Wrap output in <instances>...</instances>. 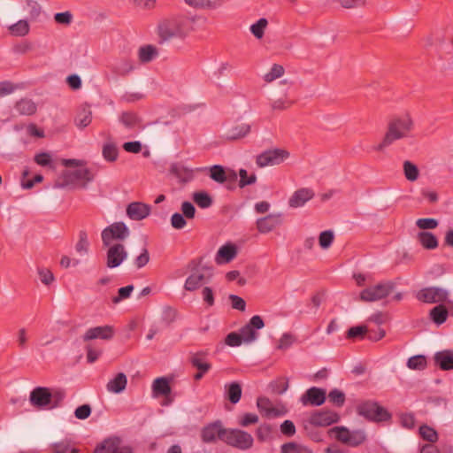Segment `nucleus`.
<instances>
[{"mask_svg": "<svg viewBox=\"0 0 453 453\" xmlns=\"http://www.w3.org/2000/svg\"><path fill=\"white\" fill-rule=\"evenodd\" d=\"M413 120L409 114L394 117L388 123L383 141L376 145L374 150H383L395 141L407 137L413 129Z\"/></svg>", "mask_w": 453, "mask_h": 453, "instance_id": "f257e3e1", "label": "nucleus"}, {"mask_svg": "<svg viewBox=\"0 0 453 453\" xmlns=\"http://www.w3.org/2000/svg\"><path fill=\"white\" fill-rule=\"evenodd\" d=\"M191 30L190 21L184 17H173L162 20L158 25V35L162 42L183 39Z\"/></svg>", "mask_w": 453, "mask_h": 453, "instance_id": "f03ea898", "label": "nucleus"}, {"mask_svg": "<svg viewBox=\"0 0 453 453\" xmlns=\"http://www.w3.org/2000/svg\"><path fill=\"white\" fill-rule=\"evenodd\" d=\"M357 412L365 418L381 422L391 418V414L377 402L366 401L357 406Z\"/></svg>", "mask_w": 453, "mask_h": 453, "instance_id": "7ed1b4c3", "label": "nucleus"}, {"mask_svg": "<svg viewBox=\"0 0 453 453\" xmlns=\"http://www.w3.org/2000/svg\"><path fill=\"white\" fill-rule=\"evenodd\" d=\"M222 441L226 444L242 450L250 449L254 441L251 434L240 429H226Z\"/></svg>", "mask_w": 453, "mask_h": 453, "instance_id": "20e7f679", "label": "nucleus"}, {"mask_svg": "<svg viewBox=\"0 0 453 453\" xmlns=\"http://www.w3.org/2000/svg\"><path fill=\"white\" fill-rule=\"evenodd\" d=\"M65 183L61 187L68 185H75L80 188H85L88 182L93 180V174L87 168L76 167L73 170H67L63 173Z\"/></svg>", "mask_w": 453, "mask_h": 453, "instance_id": "39448f33", "label": "nucleus"}, {"mask_svg": "<svg viewBox=\"0 0 453 453\" xmlns=\"http://www.w3.org/2000/svg\"><path fill=\"white\" fill-rule=\"evenodd\" d=\"M130 234V231L124 222H115L102 231V242L104 246H110L113 241H124Z\"/></svg>", "mask_w": 453, "mask_h": 453, "instance_id": "423d86ee", "label": "nucleus"}, {"mask_svg": "<svg viewBox=\"0 0 453 453\" xmlns=\"http://www.w3.org/2000/svg\"><path fill=\"white\" fill-rule=\"evenodd\" d=\"M335 438L344 444L351 447H357L366 440L365 433L363 430L350 431L344 426H335L332 429Z\"/></svg>", "mask_w": 453, "mask_h": 453, "instance_id": "0eeeda50", "label": "nucleus"}, {"mask_svg": "<svg viewBox=\"0 0 453 453\" xmlns=\"http://www.w3.org/2000/svg\"><path fill=\"white\" fill-rule=\"evenodd\" d=\"M394 283L381 282L365 288L360 293V299L364 302H375L387 297L393 290Z\"/></svg>", "mask_w": 453, "mask_h": 453, "instance_id": "6e6552de", "label": "nucleus"}, {"mask_svg": "<svg viewBox=\"0 0 453 453\" xmlns=\"http://www.w3.org/2000/svg\"><path fill=\"white\" fill-rule=\"evenodd\" d=\"M289 157L287 150L281 149L268 150L257 156L256 164L259 167L280 165Z\"/></svg>", "mask_w": 453, "mask_h": 453, "instance_id": "1a4fd4ad", "label": "nucleus"}, {"mask_svg": "<svg viewBox=\"0 0 453 453\" xmlns=\"http://www.w3.org/2000/svg\"><path fill=\"white\" fill-rule=\"evenodd\" d=\"M418 301L426 303H437L447 301L449 292L439 287H427L420 289L416 294Z\"/></svg>", "mask_w": 453, "mask_h": 453, "instance_id": "9d476101", "label": "nucleus"}, {"mask_svg": "<svg viewBox=\"0 0 453 453\" xmlns=\"http://www.w3.org/2000/svg\"><path fill=\"white\" fill-rule=\"evenodd\" d=\"M265 323L259 315L253 316L250 321L240 329V334L244 344L254 342L257 337V330L263 328Z\"/></svg>", "mask_w": 453, "mask_h": 453, "instance_id": "9b49d317", "label": "nucleus"}, {"mask_svg": "<svg viewBox=\"0 0 453 453\" xmlns=\"http://www.w3.org/2000/svg\"><path fill=\"white\" fill-rule=\"evenodd\" d=\"M29 402L31 405L36 409L50 408V404L52 403L50 389L44 387H36L30 393Z\"/></svg>", "mask_w": 453, "mask_h": 453, "instance_id": "f8f14e48", "label": "nucleus"}, {"mask_svg": "<svg viewBox=\"0 0 453 453\" xmlns=\"http://www.w3.org/2000/svg\"><path fill=\"white\" fill-rule=\"evenodd\" d=\"M128 253L121 243H115L109 247L106 253V266L110 269L119 266L127 258Z\"/></svg>", "mask_w": 453, "mask_h": 453, "instance_id": "ddd939ff", "label": "nucleus"}, {"mask_svg": "<svg viewBox=\"0 0 453 453\" xmlns=\"http://www.w3.org/2000/svg\"><path fill=\"white\" fill-rule=\"evenodd\" d=\"M222 137L227 141H234L246 137L251 130V125L245 122H235L224 127Z\"/></svg>", "mask_w": 453, "mask_h": 453, "instance_id": "4468645a", "label": "nucleus"}, {"mask_svg": "<svg viewBox=\"0 0 453 453\" xmlns=\"http://www.w3.org/2000/svg\"><path fill=\"white\" fill-rule=\"evenodd\" d=\"M326 392L325 389L311 387L305 391L304 394L300 397V402L303 406L311 405V406H320L326 401Z\"/></svg>", "mask_w": 453, "mask_h": 453, "instance_id": "2eb2a0df", "label": "nucleus"}, {"mask_svg": "<svg viewBox=\"0 0 453 453\" xmlns=\"http://www.w3.org/2000/svg\"><path fill=\"white\" fill-rule=\"evenodd\" d=\"M282 224V214L271 213L257 219L256 225L260 234H267Z\"/></svg>", "mask_w": 453, "mask_h": 453, "instance_id": "dca6fc26", "label": "nucleus"}, {"mask_svg": "<svg viewBox=\"0 0 453 453\" xmlns=\"http://www.w3.org/2000/svg\"><path fill=\"white\" fill-rule=\"evenodd\" d=\"M115 334L114 327L109 325L95 326L88 329L82 339L84 342H88L96 339L111 340Z\"/></svg>", "mask_w": 453, "mask_h": 453, "instance_id": "f3484780", "label": "nucleus"}, {"mask_svg": "<svg viewBox=\"0 0 453 453\" xmlns=\"http://www.w3.org/2000/svg\"><path fill=\"white\" fill-rule=\"evenodd\" d=\"M94 453H132L130 448L121 445L118 438H108L98 445Z\"/></svg>", "mask_w": 453, "mask_h": 453, "instance_id": "a211bd4d", "label": "nucleus"}, {"mask_svg": "<svg viewBox=\"0 0 453 453\" xmlns=\"http://www.w3.org/2000/svg\"><path fill=\"white\" fill-rule=\"evenodd\" d=\"M338 420V414L331 411H315L311 415L309 418V422L311 425L317 426H327L336 423Z\"/></svg>", "mask_w": 453, "mask_h": 453, "instance_id": "6ab92c4d", "label": "nucleus"}, {"mask_svg": "<svg viewBox=\"0 0 453 453\" xmlns=\"http://www.w3.org/2000/svg\"><path fill=\"white\" fill-rule=\"evenodd\" d=\"M257 406L260 413L267 418H273L285 414V411L283 409L275 407L266 397H258L257 400Z\"/></svg>", "mask_w": 453, "mask_h": 453, "instance_id": "aec40b11", "label": "nucleus"}, {"mask_svg": "<svg viewBox=\"0 0 453 453\" xmlns=\"http://www.w3.org/2000/svg\"><path fill=\"white\" fill-rule=\"evenodd\" d=\"M126 211L130 219L139 221L150 215V206L141 202H133L127 205Z\"/></svg>", "mask_w": 453, "mask_h": 453, "instance_id": "412c9836", "label": "nucleus"}, {"mask_svg": "<svg viewBox=\"0 0 453 453\" xmlns=\"http://www.w3.org/2000/svg\"><path fill=\"white\" fill-rule=\"evenodd\" d=\"M226 429L222 427L219 421L214 422L206 426L201 433V437L203 442L210 443L213 442L216 438L222 441V437L225 435Z\"/></svg>", "mask_w": 453, "mask_h": 453, "instance_id": "4be33fe9", "label": "nucleus"}, {"mask_svg": "<svg viewBox=\"0 0 453 453\" xmlns=\"http://www.w3.org/2000/svg\"><path fill=\"white\" fill-rule=\"evenodd\" d=\"M314 192L311 188H302L296 190L288 199V205L291 208L303 207L308 201L312 199Z\"/></svg>", "mask_w": 453, "mask_h": 453, "instance_id": "5701e85b", "label": "nucleus"}, {"mask_svg": "<svg viewBox=\"0 0 453 453\" xmlns=\"http://www.w3.org/2000/svg\"><path fill=\"white\" fill-rule=\"evenodd\" d=\"M170 173L180 182H188L194 178L193 170L188 168L181 163H173L170 166Z\"/></svg>", "mask_w": 453, "mask_h": 453, "instance_id": "b1692460", "label": "nucleus"}, {"mask_svg": "<svg viewBox=\"0 0 453 453\" xmlns=\"http://www.w3.org/2000/svg\"><path fill=\"white\" fill-rule=\"evenodd\" d=\"M236 247L232 243H227L219 249L215 261L218 265L229 263L236 257Z\"/></svg>", "mask_w": 453, "mask_h": 453, "instance_id": "393cba45", "label": "nucleus"}, {"mask_svg": "<svg viewBox=\"0 0 453 453\" xmlns=\"http://www.w3.org/2000/svg\"><path fill=\"white\" fill-rule=\"evenodd\" d=\"M434 362L441 370H453V351L442 350L438 351L434 357Z\"/></svg>", "mask_w": 453, "mask_h": 453, "instance_id": "a878e982", "label": "nucleus"}, {"mask_svg": "<svg viewBox=\"0 0 453 453\" xmlns=\"http://www.w3.org/2000/svg\"><path fill=\"white\" fill-rule=\"evenodd\" d=\"M127 384V378L125 373L119 372L110 380L106 385V388L109 392L113 394H119L125 390Z\"/></svg>", "mask_w": 453, "mask_h": 453, "instance_id": "bb28decb", "label": "nucleus"}, {"mask_svg": "<svg viewBox=\"0 0 453 453\" xmlns=\"http://www.w3.org/2000/svg\"><path fill=\"white\" fill-rule=\"evenodd\" d=\"M92 121V111L89 106L82 105L80 107L74 122L79 128L87 127Z\"/></svg>", "mask_w": 453, "mask_h": 453, "instance_id": "cd10ccee", "label": "nucleus"}, {"mask_svg": "<svg viewBox=\"0 0 453 453\" xmlns=\"http://www.w3.org/2000/svg\"><path fill=\"white\" fill-rule=\"evenodd\" d=\"M16 111L20 115H33L37 110V106L34 101L28 98H22L15 104Z\"/></svg>", "mask_w": 453, "mask_h": 453, "instance_id": "c85d7f7f", "label": "nucleus"}, {"mask_svg": "<svg viewBox=\"0 0 453 453\" xmlns=\"http://www.w3.org/2000/svg\"><path fill=\"white\" fill-rule=\"evenodd\" d=\"M158 55L155 46L148 44L141 47L138 50V58L142 63H149Z\"/></svg>", "mask_w": 453, "mask_h": 453, "instance_id": "c756f323", "label": "nucleus"}, {"mask_svg": "<svg viewBox=\"0 0 453 453\" xmlns=\"http://www.w3.org/2000/svg\"><path fill=\"white\" fill-rule=\"evenodd\" d=\"M152 390L156 395H167L171 393L169 380L165 377L156 379L152 384Z\"/></svg>", "mask_w": 453, "mask_h": 453, "instance_id": "7c9ffc66", "label": "nucleus"}, {"mask_svg": "<svg viewBox=\"0 0 453 453\" xmlns=\"http://www.w3.org/2000/svg\"><path fill=\"white\" fill-rule=\"evenodd\" d=\"M204 279L205 274L203 273L199 272L192 273L187 278L184 288L188 291H194L202 286L204 282Z\"/></svg>", "mask_w": 453, "mask_h": 453, "instance_id": "2f4dec72", "label": "nucleus"}, {"mask_svg": "<svg viewBox=\"0 0 453 453\" xmlns=\"http://www.w3.org/2000/svg\"><path fill=\"white\" fill-rule=\"evenodd\" d=\"M418 239L420 244L427 250H434L438 246V240L436 236L430 232H420L418 234Z\"/></svg>", "mask_w": 453, "mask_h": 453, "instance_id": "473e14b6", "label": "nucleus"}, {"mask_svg": "<svg viewBox=\"0 0 453 453\" xmlns=\"http://www.w3.org/2000/svg\"><path fill=\"white\" fill-rule=\"evenodd\" d=\"M119 121L128 129H134L140 127L141 119L136 113L126 111L119 117Z\"/></svg>", "mask_w": 453, "mask_h": 453, "instance_id": "72a5a7b5", "label": "nucleus"}, {"mask_svg": "<svg viewBox=\"0 0 453 453\" xmlns=\"http://www.w3.org/2000/svg\"><path fill=\"white\" fill-rule=\"evenodd\" d=\"M448 311L445 306L439 304L430 311L431 319L437 325L443 324L448 318Z\"/></svg>", "mask_w": 453, "mask_h": 453, "instance_id": "f704fd0d", "label": "nucleus"}, {"mask_svg": "<svg viewBox=\"0 0 453 453\" xmlns=\"http://www.w3.org/2000/svg\"><path fill=\"white\" fill-rule=\"evenodd\" d=\"M102 154L106 161L114 162L118 158L119 149L114 142H107L103 146Z\"/></svg>", "mask_w": 453, "mask_h": 453, "instance_id": "c9c22d12", "label": "nucleus"}, {"mask_svg": "<svg viewBox=\"0 0 453 453\" xmlns=\"http://www.w3.org/2000/svg\"><path fill=\"white\" fill-rule=\"evenodd\" d=\"M280 451L281 453H313L308 447L294 441L281 445Z\"/></svg>", "mask_w": 453, "mask_h": 453, "instance_id": "e433bc0d", "label": "nucleus"}, {"mask_svg": "<svg viewBox=\"0 0 453 453\" xmlns=\"http://www.w3.org/2000/svg\"><path fill=\"white\" fill-rule=\"evenodd\" d=\"M9 30L15 36H25L29 33L30 27L26 19H19L18 22L11 25Z\"/></svg>", "mask_w": 453, "mask_h": 453, "instance_id": "4c0bfd02", "label": "nucleus"}, {"mask_svg": "<svg viewBox=\"0 0 453 453\" xmlns=\"http://www.w3.org/2000/svg\"><path fill=\"white\" fill-rule=\"evenodd\" d=\"M284 73L285 69L281 65L273 64L271 69L263 76V79L266 83H271L282 77Z\"/></svg>", "mask_w": 453, "mask_h": 453, "instance_id": "58836bf2", "label": "nucleus"}, {"mask_svg": "<svg viewBox=\"0 0 453 453\" xmlns=\"http://www.w3.org/2000/svg\"><path fill=\"white\" fill-rule=\"evenodd\" d=\"M226 388L229 401L234 404L237 403L242 396L241 385L238 382H232L229 385H226Z\"/></svg>", "mask_w": 453, "mask_h": 453, "instance_id": "ea45409f", "label": "nucleus"}, {"mask_svg": "<svg viewBox=\"0 0 453 453\" xmlns=\"http://www.w3.org/2000/svg\"><path fill=\"white\" fill-rule=\"evenodd\" d=\"M403 173L409 181H415L419 176V171L416 165L409 160H405L403 164Z\"/></svg>", "mask_w": 453, "mask_h": 453, "instance_id": "a19ab883", "label": "nucleus"}, {"mask_svg": "<svg viewBox=\"0 0 453 453\" xmlns=\"http://www.w3.org/2000/svg\"><path fill=\"white\" fill-rule=\"evenodd\" d=\"M190 363L199 371L208 372L211 365L205 360L203 354L196 353L190 357Z\"/></svg>", "mask_w": 453, "mask_h": 453, "instance_id": "79ce46f5", "label": "nucleus"}, {"mask_svg": "<svg viewBox=\"0 0 453 453\" xmlns=\"http://www.w3.org/2000/svg\"><path fill=\"white\" fill-rule=\"evenodd\" d=\"M89 242L88 240V234L85 231H80L79 241L75 245V250L81 256H85L88 252Z\"/></svg>", "mask_w": 453, "mask_h": 453, "instance_id": "37998d69", "label": "nucleus"}, {"mask_svg": "<svg viewBox=\"0 0 453 453\" xmlns=\"http://www.w3.org/2000/svg\"><path fill=\"white\" fill-rule=\"evenodd\" d=\"M267 25V19L265 18H261L250 26V30L257 39H261L264 36Z\"/></svg>", "mask_w": 453, "mask_h": 453, "instance_id": "c03bdc74", "label": "nucleus"}, {"mask_svg": "<svg viewBox=\"0 0 453 453\" xmlns=\"http://www.w3.org/2000/svg\"><path fill=\"white\" fill-rule=\"evenodd\" d=\"M193 200L199 207L203 209L209 208L212 204V199L206 192L194 193Z\"/></svg>", "mask_w": 453, "mask_h": 453, "instance_id": "a18cd8bd", "label": "nucleus"}, {"mask_svg": "<svg viewBox=\"0 0 453 453\" xmlns=\"http://www.w3.org/2000/svg\"><path fill=\"white\" fill-rule=\"evenodd\" d=\"M210 177L218 183H224L226 180V173L223 166L212 165L210 168Z\"/></svg>", "mask_w": 453, "mask_h": 453, "instance_id": "49530a36", "label": "nucleus"}, {"mask_svg": "<svg viewBox=\"0 0 453 453\" xmlns=\"http://www.w3.org/2000/svg\"><path fill=\"white\" fill-rule=\"evenodd\" d=\"M419 434L424 440L429 442H434L438 439L437 432L426 425H423L419 427Z\"/></svg>", "mask_w": 453, "mask_h": 453, "instance_id": "de8ad7c7", "label": "nucleus"}, {"mask_svg": "<svg viewBox=\"0 0 453 453\" xmlns=\"http://www.w3.org/2000/svg\"><path fill=\"white\" fill-rule=\"evenodd\" d=\"M293 103V101L288 98L287 94H284L282 97L273 100L271 103V108L273 111H284L289 108Z\"/></svg>", "mask_w": 453, "mask_h": 453, "instance_id": "09e8293b", "label": "nucleus"}, {"mask_svg": "<svg viewBox=\"0 0 453 453\" xmlns=\"http://www.w3.org/2000/svg\"><path fill=\"white\" fill-rule=\"evenodd\" d=\"M426 365V360L422 355L411 357L407 361V366L412 370H423Z\"/></svg>", "mask_w": 453, "mask_h": 453, "instance_id": "8fccbe9b", "label": "nucleus"}, {"mask_svg": "<svg viewBox=\"0 0 453 453\" xmlns=\"http://www.w3.org/2000/svg\"><path fill=\"white\" fill-rule=\"evenodd\" d=\"M334 235L333 231L326 230L320 233L319 237V243L320 247L324 250L328 249L334 241Z\"/></svg>", "mask_w": 453, "mask_h": 453, "instance_id": "3c124183", "label": "nucleus"}, {"mask_svg": "<svg viewBox=\"0 0 453 453\" xmlns=\"http://www.w3.org/2000/svg\"><path fill=\"white\" fill-rule=\"evenodd\" d=\"M328 398L331 403L339 407L342 406L345 403V394L337 388H334L329 392Z\"/></svg>", "mask_w": 453, "mask_h": 453, "instance_id": "603ef678", "label": "nucleus"}, {"mask_svg": "<svg viewBox=\"0 0 453 453\" xmlns=\"http://www.w3.org/2000/svg\"><path fill=\"white\" fill-rule=\"evenodd\" d=\"M37 273H38L40 280L42 281V284H44L46 286L50 285L55 280V277H54L53 273H51V271L47 268H43V267L38 268Z\"/></svg>", "mask_w": 453, "mask_h": 453, "instance_id": "864d4df0", "label": "nucleus"}, {"mask_svg": "<svg viewBox=\"0 0 453 453\" xmlns=\"http://www.w3.org/2000/svg\"><path fill=\"white\" fill-rule=\"evenodd\" d=\"M239 176H240L239 186L241 188H243L247 185H251V184L255 183L257 180L256 174L252 173L249 176L248 172L245 169H241L239 171Z\"/></svg>", "mask_w": 453, "mask_h": 453, "instance_id": "5fc2aeb1", "label": "nucleus"}, {"mask_svg": "<svg viewBox=\"0 0 453 453\" xmlns=\"http://www.w3.org/2000/svg\"><path fill=\"white\" fill-rule=\"evenodd\" d=\"M19 88V85L14 84L9 81L0 82V97L12 94Z\"/></svg>", "mask_w": 453, "mask_h": 453, "instance_id": "6e6d98bb", "label": "nucleus"}, {"mask_svg": "<svg viewBox=\"0 0 453 453\" xmlns=\"http://www.w3.org/2000/svg\"><path fill=\"white\" fill-rule=\"evenodd\" d=\"M171 225L174 229H183L187 226V219L182 214L175 212L171 217Z\"/></svg>", "mask_w": 453, "mask_h": 453, "instance_id": "4d7b16f0", "label": "nucleus"}, {"mask_svg": "<svg viewBox=\"0 0 453 453\" xmlns=\"http://www.w3.org/2000/svg\"><path fill=\"white\" fill-rule=\"evenodd\" d=\"M416 226L418 228L423 229V230L434 229L438 226V221L434 219H430V218L418 219L416 221Z\"/></svg>", "mask_w": 453, "mask_h": 453, "instance_id": "13d9d810", "label": "nucleus"}, {"mask_svg": "<svg viewBox=\"0 0 453 453\" xmlns=\"http://www.w3.org/2000/svg\"><path fill=\"white\" fill-rule=\"evenodd\" d=\"M181 213L187 219H192L196 215V208L190 202L185 201L181 203Z\"/></svg>", "mask_w": 453, "mask_h": 453, "instance_id": "bf43d9fd", "label": "nucleus"}, {"mask_svg": "<svg viewBox=\"0 0 453 453\" xmlns=\"http://www.w3.org/2000/svg\"><path fill=\"white\" fill-rule=\"evenodd\" d=\"M225 343L230 347H239L243 343V341L240 334L232 332L226 335Z\"/></svg>", "mask_w": 453, "mask_h": 453, "instance_id": "052dcab7", "label": "nucleus"}, {"mask_svg": "<svg viewBox=\"0 0 453 453\" xmlns=\"http://www.w3.org/2000/svg\"><path fill=\"white\" fill-rule=\"evenodd\" d=\"M294 342L295 337L289 333H285L280 338L277 348L279 349H287L293 344Z\"/></svg>", "mask_w": 453, "mask_h": 453, "instance_id": "680f3d73", "label": "nucleus"}, {"mask_svg": "<svg viewBox=\"0 0 453 453\" xmlns=\"http://www.w3.org/2000/svg\"><path fill=\"white\" fill-rule=\"evenodd\" d=\"M133 290H134L133 285H127L126 287L120 288L118 292L119 295L112 298V302L114 303H118L122 299H126V298L129 297Z\"/></svg>", "mask_w": 453, "mask_h": 453, "instance_id": "e2e57ef3", "label": "nucleus"}, {"mask_svg": "<svg viewBox=\"0 0 453 453\" xmlns=\"http://www.w3.org/2000/svg\"><path fill=\"white\" fill-rule=\"evenodd\" d=\"M150 261V254L147 249H143L142 253L135 257L134 264L136 268L141 269L144 267Z\"/></svg>", "mask_w": 453, "mask_h": 453, "instance_id": "0e129e2a", "label": "nucleus"}, {"mask_svg": "<svg viewBox=\"0 0 453 453\" xmlns=\"http://www.w3.org/2000/svg\"><path fill=\"white\" fill-rule=\"evenodd\" d=\"M272 428L269 424H262L259 426V427L257 429V436L259 441H266L271 434Z\"/></svg>", "mask_w": 453, "mask_h": 453, "instance_id": "69168bd1", "label": "nucleus"}, {"mask_svg": "<svg viewBox=\"0 0 453 453\" xmlns=\"http://www.w3.org/2000/svg\"><path fill=\"white\" fill-rule=\"evenodd\" d=\"M134 70V65L127 60L121 61L117 66L115 72L119 75H126Z\"/></svg>", "mask_w": 453, "mask_h": 453, "instance_id": "338daca9", "label": "nucleus"}, {"mask_svg": "<svg viewBox=\"0 0 453 453\" xmlns=\"http://www.w3.org/2000/svg\"><path fill=\"white\" fill-rule=\"evenodd\" d=\"M280 432L288 437H291L296 434V426L291 420H285L280 425Z\"/></svg>", "mask_w": 453, "mask_h": 453, "instance_id": "774afa93", "label": "nucleus"}]
</instances>
